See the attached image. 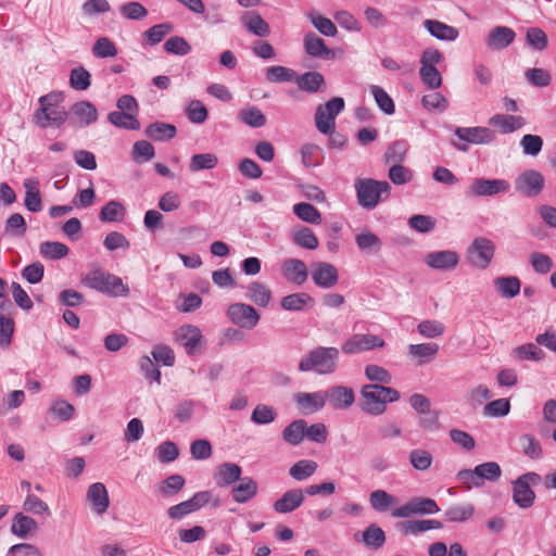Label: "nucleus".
Listing matches in <instances>:
<instances>
[{"instance_id":"obj_23","label":"nucleus","mask_w":556,"mask_h":556,"mask_svg":"<svg viewBox=\"0 0 556 556\" xmlns=\"http://www.w3.org/2000/svg\"><path fill=\"white\" fill-rule=\"evenodd\" d=\"M516 33L507 26L493 27L485 39V43L491 50H503L514 42Z\"/></svg>"},{"instance_id":"obj_58","label":"nucleus","mask_w":556,"mask_h":556,"mask_svg":"<svg viewBox=\"0 0 556 556\" xmlns=\"http://www.w3.org/2000/svg\"><path fill=\"white\" fill-rule=\"evenodd\" d=\"M371 94L379 106V109L388 115H392L395 112V105L392 98L387 91L380 86H370Z\"/></svg>"},{"instance_id":"obj_64","label":"nucleus","mask_w":556,"mask_h":556,"mask_svg":"<svg viewBox=\"0 0 556 556\" xmlns=\"http://www.w3.org/2000/svg\"><path fill=\"white\" fill-rule=\"evenodd\" d=\"M513 355L519 361H541L544 352L533 343H527L513 350Z\"/></svg>"},{"instance_id":"obj_38","label":"nucleus","mask_w":556,"mask_h":556,"mask_svg":"<svg viewBox=\"0 0 556 556\" xmlns=\"http://www.w3.org/2000/svg\"><path fill=\"white\" fill-rule=\"evenodd\" d=\"M146 135L155 141H164L174 138L177 134V129L172 124H166L162 122H156L150 124L146 130Z\"/></svg>"},{"instance_id":"obj_32","label":"nucleus","mask_w":556,"mask_h":556,"mask_svg":"<svg viewBox=\"0 0 556 556\" xmlns=\"http://www.w3.org/2000/svg\"><path fill=\"white\" fill-rule=\"evenodd\" d=\"M496 291L502 298L513 299L519 294L521 282L516 276L496 277L493 280Z\"/></svg>"},{"instance_id":"obj_12","label":"nucleus","mask_w":556,"mask_h":556,"mask_svg":"<svg viewBox=\"0 0 556 556\" xmlns=\"http://www.w3.org/2000/svg\"><path fill=\"white\" fill-rule=\"evenodd\" d=\"M544 176L535 170L528 169L522 172L515 180L516 191L529 198L539 195L544 188Z\"/></svg>"},{"instance_id":"obj_55","label":"nucleus","mask_w":556,"mask_h":556,"mask_svg":"<svg viewBox=\"0 0 556 556\" xmlns=\"http://www.w3.org/2000/svg\"><path fill=\"white\" fill-rule=\"evenodd\" d=\"M238 117L242 123L253 128H258L266 124L265 115L255 106L240 110Z\"/></svg>"},{"instance_id":"obj_18","label":"nucleus","mask_w":556,"mask_h":556,"mask_svg":"<svg viewBox=\"0 0 556 556\" xmlns=\"http://www.w3.org/2000/svg\"><path fill=\"white\" fill-rule=\"evenodd\" d=\"M71 123L74 126L87 127L98 119V110L89 101H78L71 108Z\"/></svg>"},{"instance_id":"obj_48","label":"nucleus","mask_w":556,"mask_h":556,"mask_svg":"<svg viewBox=\"0 0 556 556\" xmlns=\"http://www.w3.org/2000/svg\"><path fill=\"white\" fill-rule=\"evenodd\" d=\"M475 473L478 476L479 485L482 486L484 480L496 481L502 475V469L497 463L488 462L476 466Z\"/></svg>"},{"instance_id":"obj_34","label":"nucleus","mask_w":556,"mask_h":556,"mask_svg":"<svg viewBox=\"0 0 556 556\" xmlns=\"http://www.w3.org/2000/svg\"><path fill=\"white\" fill-rule=\"evenodd\" d=\"M245 296L254 304L266 307L271 300V291L265 283L253 281L247 287Z\"/></svg>"},{"instance_id":"obj_36","label":"nucleus","mask_w":556,"mask_h":556,"mask_svg":"<svg viewBox=\"0 0 556 556\" xmlns=\"http://www.w3.org/2000/svg\"><path fill=\"white\" fill-rule=\"evenodd\" d=\"M241 467L233 463L222 464L215 475L218 485H230L241 479Z\"/></svg>"},{"instance_id":"obj_13","label":"nucleus","mask_w":556,"mask_h":556,"mask_svg":"<svg viewBox=\"0 0 556 556\" xmlns=\"http://www.w3.org/2000/svg\"><path fill=\"white\" fill-rule=\"evenodd\" d=\"M384 345L382 338L369 333H356L350 337L342 344V352L348 355L357 354L375 349H380Z\"/></svg>"},{"instance_id":"obj_54","label":"nucleus","mask_w":556,"mask_h":556,"mask_svg":"<svg viewBox=\"0 0 556 556\" xmlns=\"http://www.w3.org/2000/svg\"><path fill=\"white\" fill-rule=\"evenodd\" d=\"M186 480L181 475H172L159 484V492L163 497L176 495L185 485Z\"/></svg>"},{"instance_id":"obj_40","label":"nucleus","mask_w":556,"mask_h":556,"mask_svg":"<svg viewBox=\"0 0 556 556\" xmlns=\"http://www.w3.org/2000/svg\"><path fill=\"white\" fill-rule=\"evenodd\" d=\"M125 215V206L116 200H111L101 208L99 217L104 223H113L123 220Z\"/></svg>"},{"instance_id":"obj_57","label":"nucleus","mask_w":556,"mask_h":556,"mask_svg":"<svg viewBox=\"0 0 556 556\" xmlns=\"http://www.w3.org/2000/svg\"><path fill=\"white\" fill-rule=\"evenodd\" d=\"M475 507L472 504H462L451 506L445 510V517L451 522H464L473 516Z\"/></svg>"},{"instance_id":"obj_4","label":"nucleus","mask_w":556,"mask_h":556,"mask_svg":"<svg viewBox=\"0 0 556 556\" xmlns=\"http://www.w3.org/2000/svg\"><path fill=\"white\" fill-rule=\"evenodd\" d=\"M355 189L358 204L366 210H372L381 200L389 197L391 186L384 180L365 178L356 180Z\"/></svg>"},{"instance_id":"obj_16","label":"nucleus","mask_w":556,"mask_h":556,"mask_svg":"<svg viewBox=\"0 0 556 556\" xmlns=\"http://www.w3.org/2000/svg\"><path fill=\"white\" fill-rule=\"evenodd\" d=\"M174 340L184 346L188 355H194L202 341L201 330L192 325H184L174 333Z\"/></svg>"},{"instance_id":"obj_31","label":"nucleus","mask_w":556,"mask_h":556,"mask_svg":"<svg viewBox=\"0 0 556 556\" xmlns=\"http://www.w3.org/2000/svg\"><path fill=\"white\" fill-rule=\"evenodd\" d=\"M295 84L298 85L300 90L306 91L308 93H315L323 86H325V78L318 72H306L302 75H296L294 78Z\"/></svg>"},{"instance_id":"obj_45","label":"nucleus","mask_w":556,"mask_h":556,"mask_svg":"<svg viewBox=\"0 0 556 556\" xmlns=\"http://www.w3.org/2000/svg\"><path fill=\"white\" fill-rule=\"evenodd\" d=\"M218 164V157L214 153H198L190 159L189 170L197 173L204 169H213Z\"/></svg>"},{"instance_id":"obj_52","label":"nucleus","mask_w":556,"mask_h":556,"mask_svg":"<svg viewBox=\"0 0 556 556\" xmlns=\"http://www.w3.org/2000/svg\"><path fill=\"white\" fill-rule=\"evenodd\" d=\"M265 77L269 83H288L294 80L295 72L282 65H274L266 68Z\"/></svg>"},{"instance_id":"obj_5","label":"nucleus","mask_w":556,"mask_h":556,"mask_svg":"<svg viewBox=\"0 0 556 556\" xmlns=\"http://www.w3.org/2000/svg\"><path fill=\"white\" fill-rule=\"evenodd\" d=\"M345 102L341 97L331 98L319 104L315 112V126L320 134H330L334 130L336 118L344 110Z\"/></svg>"},{"instance_id":"obj_1","label":"nucleus","mask_w":556,"mask_h":556,"mask_svg":"<svg viewBox=\"0 0 556 556\" xmlns=\"http://www.w3.org/2000/svg\"><path fill=\"white\" fill-rule=\"evenodd\" d=\"M64 94L51 91L38 99L39 108L35 110L31 121L40 129L48 127L60 129L68 119V112L62 106Z\"/></svg>"},{"instance_id":"obj_42","label":"nucleus","mask_w":556,"mask_h":556,"mask_svg":"<svg viewBox=\"0 0 556 556\" xmlns=\"http://www.w3.org/2000/svg\"><path fill=\"white\" fill-rule=\"evenodd\" d=\"M318 468L315 460L302 459L293 464L289 469V475L296 481H303L312 477Z\"/></svg>"},{"instance_id":"obj_51","label":"nucleus","mask_w":556,"mask_h":556,"mask_svg":"<svg viewBox=\"0 0 556 556\" xmlns=\"http://www.w3.org/2000/svg\"><path fill=\"white\" fill-rule=\"evenodd\" d=\"M293 213L303 222L317 225L321 222L319 211L312 204L306 202L296 203L293 205Z\"/></svg>"},{"instance_id":"obj_29","label":"nucleus","mask_w":556,"mask_h":556,"mask_svg":"<svg viewBox=\"0 0 556 556\" xmlns=\"http://www.w3.org/2000/svg\"><path fill=\"white\" fill-rule=\"evenodd\" d=\"M25 188V207L33 213L42 210V201L39 191V179L36 177L27 178L24 180Z\"/></svg>"},{"instance_id":"obj_6","label":"nucleus","mask_w":556,"mask_h":556,"mask_svg":"<svg viewBox=\"0 0 556 556\" xmlns=\"http://www.w3.org/2000/svg\"><path fill=\"white\" fill-rule=\"evenodd\" d=\"M542 480L541 476L536 472H527L513 481V501L522 509L533 506L535 501V493L531 485H536Z\"/></svg>"},{"instance_id":"obj_17","label":"nucleus","mask_w":556,"mask_h":556,"mask_svg":"<svg viewBox=\"0 0 556 556\" xmlns=\"http://www.w3.org/2000/svg\"><path fill=\"white\" fill-rule=\"evenodd\" d=\"M325 392V400L333 409H348L355 401V394L352 388L345 386H334Z\"/></svg>"},{"instance_id":"obj_61","label":"nucleus","mask_w":556,"mask_h":556,"mask_svg":"<svg viewBox=\"0 0 556 556\" xmlns=\"http://www.w3.org/2000/svg\"><path fill=\"white\" fill-rule=\"evenodd\" d=\"M527 43L536 51H543L547 48L548 38L540 27H529L526 31Z\"/></svg>"},{"instance_id":"obj_27","label":"nucleus","mask_w":556,"mask_h":556,"mask_svg":"<svg viewBox=\"0 0 556 556\" xmlns=\"http://www.w3.org/2000/svg\"><path fill=\"white\" fill-rule=\"evenodd\" d=\"M489 125L497 128L502 134H510L526 125V119L519 115L495 114L489 118Z\"/></svg>"},{"instance_id":"obj_43","label":"nucleus","mask_w":556,"mask_h":556,"mask_svg":"<svg viewBox=\"0 0 556 556\" xmlns=\"http://www.w3.org/2000/svg\"><path fill=\"white\" fill-rule=\"evenodd\" d=\"M439 345L437 343H420L410 344L408 346V353L410 356L418 358V364L421 365L431 361L438 353Z\"/></svg>"},{"instance_id":"obj_35","label":"nucleus","mask_w":556,"mask_h":556,"mask_svg":"<svg viewBox=\"0 0 556 556\" xmlns=\"http://www.w3.org/2000/svg\"><path fill=\"white\" fill-rule=\"evenodd\" d=\"M257 483L250 477L240 479V483L232 489V498L237 503H245L257 493Z\"/></svg>"},{"instance_id":"obj_41","label":"nucleus","mask_w":556,"mask_h":556,"mask_svg":"<svg viewBox=\"0 0 556 556\" xmlns=\"http://www.w3.org/2000/svg\"><path fill=\"white\" fill-rule=\"evenodd\" d=\"M108 119L111 124L118 128L138 130L140 128V123L137 119L136 114L113 111L109 113Z\"/></svg>"},{"instance_id":"obj_8","label":"nucleus","mask_w":556,"mask_h":556,"mask_svg":"<svg viewBox=\"0 0 556 556\" xmlns=\"http://www.w3.org/2000/svg\"><path fill=\"white\" fill-rule=\"evenodd\" d=\"M455 136L465 143H457L453 141V146L462 152L468 151L467 143L471 144H488L493 142L495 134L488 127H456L454 130Z\"/></svg>"},{"instance_id":"obj_62","label":"nucleus","mask_w":556,"mask_h":556,"mask_svg":"<svg viewBox=\"0 0 556 556\" xmlns=\"http://www.w3.org/2000/svg\"><path fill=\"white\" fill-rule=\"evenodd\" d=\"M91 75L83 66L74 67L70 73V85L75 90H86L90 87Z\"/></svg>"},{"instance_id":"obj_24","label":"nucleus","mask_w":556,"mask_h":556,"mask_svg":"<svg viewBox=\"0 0 556 556\" xmlns=\"http://www.w3.org/2000/svg\"><path fill=\"white\" fill-rule=\"evenodd\" d=\"M303 46L305 52L313 58L323 60H331L334 58V51L326 46L324 39L312 31L304 36Z\"/></svg>"},{"instance_id":"obj_49","label":"nucleus","mask_w":556,"mask_h":556,"mask_svg":"<svg viewBox=\"0 0 556 556\" xmlns=\"http://www.w3.org/2000/svg\"><path fill=\"white\" fill-rule=\"evenodd\" d=\"M292 240L296 245L307 250H315L319 244L313 230L303 226L292 232Z\"/></svg>"},{"instance_id":"obj_9","label":"nucleus","mask_w":556,"mask_h":556,"mask_svg":"<svg viewBox=\"0 0 556 556\" xmlns=\"http://www.w3.org/2000/svg\"><path fill=\"white\" fill-rule=\"evenodd\" d=\"M226 316L236 326L241 329H253L260 321L257 311L245 303H232L226 311Z\"/></svg>"},{"instance_id":"obj_7","label":"nucleus","mask_w":556,"mask_h":556,"mask_svg":"<svg viewBox=\"0 0 556 556\" xmlns=\"http://www.w3.org/2000/svg\"><path fill=\"white\" fill-rule=\"evenodd\" d=\"M495 254V243L485 238L478 237L466 250V260L477 269H486Z\"/></svg>"},{"instance_id":"obj_53","label":"nucleus","mask_w":556,"mask_h":556,"mask_svg":"<svg viewBox=\"0 0 556 556\" xmlns=\"http://www.w3.org/2000/svg\"><path fill=\"white\" fill-rule=\"evenodd\" d=\"M355 241L359 250L365 252L377 253L382 248L380 238L370 231H364L356 235Z\"/></svg>"},{"instance_id":"obj_44","label":"nucleus","mask_w":556,"mask_h":556,"mask_svg":"<svg viewBox=\"0 0 556 556\" xmlns=\"http://www.w3.org/2000/svg\"><path fill=\"white\" fill-rule=\"evenodd\" d=\"M37 530V522L26 515L18 513L12 522L11 531L18 538H26L29 533Z\"/></svg>"},{"instance_id":"obj_22","label":"nucleus","mask_w":556,"mask_h":556,"mask_svg":"<svg viewBox=\"0 0 556 556\" xmlns=\"http://www.w3.org/2000/svg\"><path fill=\"white\" fill-rule=\"evenodd\" d=\"M299 409L305 414H313L323 409L326 405L325 392H300L294 396Z\"/></svg>"},{"instance_id":"obj_30","label":"nucleus","mask_w":556,"mask_h":556,"mask_svg":"<svg viewBox=\"0 0 556 556\" xmlns=\"http://www.w3.org/2000/svg\"><path fill=\"white\" fill-rule=\"evenodd\" d=\"M241 21L247 30L255 36L267 37L270 34L268 23L256 11L245 12Z\"/></svg>"},{"instance_id":"obj_10","label":"nucleus","mask_w":556,"mask_h":556,"mask_svg":"<svg viewBox=\"0 0 556 556\" xmlns=\"http://www.w3.org/2000/svg\"><path fill=\"white\" fill-rule=\"evenodd\" d=\"M440 510L437 502L429 497H413L404 505L392 510L395 518H408L414 515H432Z\"/></svg>"},{"instance_id":"obj_50","label":"nucleus","mask_w":556,"mask_h":556,"mask_svg":"<svg viewBox=\"0 0 556 556\" xmlns=\"http://www.w3.org/2000/svg\"><path fill=\"white\" fill-rule=\"evenodd\" d=\"M408 459L415 470L426 471L431 467L433 456L427 450L414 448L409 452Z\"/></svg>"},{"instance_id":"obj_25","label":"nucleus","mask_w":556,"mask_h":556,"mask_svg":"<svg viewBox=\"0 0 556 556\" xmlns=\"http://www.w3.org/2000/svg\"><path fill=\"white\" fill-rule=\"evenodd\" d=\"M283 277L298 286L303 285L308 277L305 263L299 258L286 260L281 265Z\"/></svg>"},{"instance_id":"obj_3","label":"nucleus","mask_w":556,"mask_h":556,"mask_svg":"<svg viewBox=\"0 0 556 556\" xmlns=\"http://www.w3.org/2000/svg\"><path fill=\"white\" fill-rule=\"evenodd\" d=\"M81 282L90 289L111 296H127L129 294V288L122 278L101 269L88 273L83 277Z\"/></svg>"},{"instance_id":"obj_28","label":"nucleus","mask_w":556,"mask_h":556,"mask_svg":"<svg viewBox=\"0 0 556 556\" xmlns=\"http://www.w3.org/2000/svg\"><path fill=\"white\" fill-rule=\"evenodd\" d=\"M422 25L432 37L439 40L454 41L459 35L457 28L437 20H425Z\"/></svg>"},{"instance_id":"obj_26","label":"nucleus","mask_w":556,"mask_h":556,"mask_svg":"<svg viewBox=\"0 0 556 556\" xmlns=\"http://www.w3.org/2000/svg\"><path fill=\"white\" fill-rule=\"evenodd\" d=\"M87 501L98 515L105 513L110 504L105 485L101 482L92 483L87 491Z\"/></svg>"},{"instance_id":"obj_20","label":"nucleus","mask_w":556,"mask_h":556,"mask_svg":"<svg viewBox=\"0 0 556 556\" xmlns=\"http://www.w3.org/2000/svg\"><path fill=\"white\" fill-rule=\"evenodd\" d=\"M312 279L316 286L329 289L338 283L339 274L332 264L317 262L313 264Z\"/></svg>"},{"instance_id":"obj_14","label":"nucleus","mask_w":556,"mask_h":556,"mask_svg":"<svg viewBox=\"0 0 556 556\" xmlns=\"http://www.w3.org/2000/svg\"><path fill=\"white\" fill-rule=\"evenodd\" d=\"M381 384H366L361 390L362 409L370 415H381L386 412V401Z\"/></svg>"},{"instance_id":"obj_2","label":"nucleus","mask_w":556,"mask_h":556,"mask_svg":"<svg viewBox=\"0 0 556 556\" xmlns=\"http://www.w3.org/2000/svg\"><path fill=\"white\" fill-rule=\"evenodd\" d=\"M339 350L337 348L318 346L305 354L300 363L301 371L314 370L319 375L332 374L337 369Z\"/></svg>"},{"instance_id":"obj_60","label":"nucleus","mask_w":556,"mask_h":556,"mask_svg":"<svg viewBox=\"0 0 556 556\" xmlns=\"http://www.w3.org/2000/svg\"><path fill=\"white\" fill-rule=\"evenodd\" d=\"M519 443L527 457L531 459H540L542 457V446L533 434H522Z\"/></svg>"},{"instance_id":"obj_19","label":"nucleus","mask_w":556,"mask_h":556,"mask_svg":"<svg viewBox=\"0 0 556 556\" xmlns=\"http://www.w3.org/2000/svg\"><path fill=\"white\" fill-rule=\"evenodd\" d=\"M458 262V254L452 250L433 251L425 256L426 265L435 270H452Z\"/></svg>"},{"instance_id":"obj_21","label":"nucleus","mask_w":556,"mask_h":556,"mask_svg":"<svg viewBox=\"0 0 556 556\" xmlns=\"http://www.w3.org/2000/svg\"><path fill=\"white\" fill-rule=\"evenodd\" d=\"M305 494V490L290 489L274 502L273 509L278 514H290L302 506Z\"/></svg>"},{"instance_id":"obj_46","label":"nucleus","mask_w":556,"mask_h":556,"mask_svg":"<svg viewBox=\"0 0 556 556\" xmlns=\"http://www.w3.org/2000/svg\"><path fill=\"white\" fill-rule=\"evenodd\" d=\"M369 503L376 511H387L397 503V498L384 490H375L369 495Z\"/></svg>"},{"instance_id":"obj_33","label":"nucleus","mask_w":556,"mask_h":556,"mask_svg":"<svg viewBox=\"0 0 556 556\" xmlns=\"http://www.w3.org/2000/svg\"><path fill=\"white\" fill-rule=\"evenodd\" d=\"M306 421L295 419L290 422L282 431V440L293 446L300 445L305 439Z\"/></svg>"},{"instance_id":"obj_39","label":"nucleus","mask_w":556,"mask_h":556,"mask_svg":"<svg viewBox=\"0 0 556 556\" xmlns=\"http://www.w3.org/2000/svg\"><path fill=\"white\" fill-rule=\"evenodd\" d=\"M443 525L434 519L409 520L401 523L402 532L406 535H417L428 530L441 529Z\"/></svg>"},{"instance_id":"obj_37","label":"nucleus","mask_w":556,"mask_h":556,"mask_svg":"<svg viewBox=\"0 0 556 556\" xmlns=\"http://www.w3.org/2000/svg\"><path fill=\"white\" fill-rule=\"evenodd\" d=\"M280 305L285 311L299 312L305 306L314 305V299L305 292L292 293L281 299Z\"/></svg>"},{"instance_id":"obj_11","label":"nucleus","mask_w":556,"mask_h":556,"mask_svg":"<svg viewBox=\"0 0 556 556\" xmlns=\"http://www.w3.org/2000/svg\"><path fill=\"white\" fill-rule=\"evenodd\" d=\"M510 185L505 179L475 178L469 185L467 197H492L498 193H505Z\"/></svg>"},{"instance_id":"obj_56","label":"nucleus","mask_w":556,"mask_h":556,"mask_svg":"<svg viewBox=\"0 0 556 556\" xmlns=\"http://www.w3.org/2000/svg\"><path fill=\"white\" fill-rule=\"evenodd\" d=\"M27 231V225L24 217L20 213L9 216L4 226V233L10 237L21 238Z\"/></svg>"},{"instance_id":"obj_63","label":"nucleus","mask_w":556,"mask_h":556,"mask_svg":"<svg viewBox=\"0 0 556 556\" xmlns=\"http://www.w3.org/2000/svg\"><path fill=\"white\" fill-rule=\"evenodd\" d=\"M173 29L174 27L170 23L156 24L146 30L143 37L149 45L154 46L160 43Z\"/></svg>"},{"instance_id":"obj_47","label":"nucleus","mask_w":556,"mask_h":556,"mask_svg":"<svg viewBox=\"0 0 556 556\" xmlns=\"http://www.w3.org/2000/svg\"><path fill=\"white\" fill-rule=\"evenodd\" d=\"M39 252L45 258L61 260L68 254L70 249L66 244L58 241H45L40 244Z\"/></svg>"},{"instance_id":"obj_59","label":"nucleus","mask_w":556,"mask_h":556,"mask_svg":"<svg viewBox=\"0 0 556 556\" xmlns=\"http://www.w3.org/2000/svg\"><path fill=\"white\" fill-rule=\"evenodd\" d=\"M118 11L129 21H141L148 15V10L138 1L126 2L119 7Z\"/></svg>"},{"instance_id":"obj_15","label":"nucleus","mask_w":556,"mask_h":556,"mask_svg":"<svg viewBox=\"0 0 556 556\" xmlns=\"http://www.w3.org/2000/svg\"><path fill=\"white\" fill-rule=\"evenodd\" d=\"M211 494L207 491L197 492L188 501L173 505L167 509V515L170 519L180 520L185 516L199 510L208 503Z\"/></svg>"}]
</instances>
